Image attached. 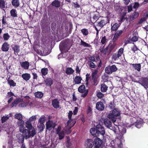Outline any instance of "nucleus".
I'll return each instance as SVG.
<instances>
[{"instance_id":"f257e3e1","label":"nucleus","mask_w":148,"mask_h":148,"mask_svg":"<svg viewBox=\"0 0 148 148\" xmlns=\"http://www.w3.org/2000/svg\"><path fill=\"white\" fill-rule=\"evenodd\" d=\"M26 127L27 129H24L23 130H20V132L24 134V136L26 139L30 137H33L36 134V131L34 127H33L31 122L27 121L26 122Z\"/></svg>"},{"instance_id":"f03ea898","label":"nucleus","mask_w":148,"mask_h":148,"mask_svg":"<svg viewBox=\"0 0 148 148\" xmlns=\"http://www.w3.org/2000/svg\"><path fill=\"white\" fill-rule=\"evenodd\" d=\"M121 111L117 108H115L112 110V113L108 115V118L113 122H115L116 120V117L120 115Z\"/></svg>"},{"instance_id":"7ed1b4c3","label":"nucleus","mask_w":148,"mask_h":148,"mask_svg":"<svg viewBox=\"0 0 148 148\" xmlns=\"http://www.w3.org/2000/svg\"><path fill=\"white\" fill-rule=\"evenodd\" d=\"M73 114L72 111H69L68 113V118L69 120L67 121L66 127L68 130H70L75 124L76 122L73 121L72 116Z\"/></svg>"},{"instance_id":"20e7f679","label":"nucleus","mask_w":148,"mask_h":148,"mask_svg":"<svg viewBox=\"0 0 148 148\" xmlns=\"http://www.w3.org/2000/svg\"><path fill=\"white\" fill-rule=\"evenodd\" d=\"M117 70V68L115 65H113L111 66H109L105 68V72L108 74H111Z\"/></svg>"},{"instance_id":"39448f33","label":"nucleus","mask_w":148,"mask_h":148,"mask_svg":"<svg viewBox=\"0 0 148 148\" xmlns=\"http://www.w3.org/2000/svg\"><path fill=\"white\" fill-rule=\"evenodd\" d=\"M139 83L143 86L145 88H148V78L147 77H142L141 78L139 81Z\"/></svg>"},{"instance_id":"423d86ee","label":"nucleus","mask_w":148,"mask_h":148,"mask_svg":"<svg viewBox=\"0 0 148 148\" xmlns=\"http://www.w3.org/2000/svg\"><path fill=\"white\" fill-rule=\"evenodd\" d=\"M103 144L102 140L98 138L94 139V147L93 148H101Z\"/></svg>"},{"instance_id":"0eeeda50","label":"nucleus","mask_w":148,"mask_h":148,"mask_svg":"<svg viewBox=\"0 0 148 148\" xmlns=\"http://www.w3.org/2000/svg\"><path fill=\"white\" fill-rule=\"evenodd\" d=\"M96 128L97 130V132L99 134V136L100 135L103 136L105 133V131L104 128L100 124L96 125Z\"/></svg>"},{"instance_id":"6e6552de","label":"nucleus","mask_w":148,"mask_h":148,"mask_svg":"<svg viewBox=\"0 0 148 148\" xmlns=\"http://www.w3.org/2000/svg\"><path fill=\"white\" fill-rule=\"evenodd\" d=\"M96 109L99 111H103L105 108L103 103L101 101L97 102L96 104Z\"/></svg>"},{"instance_id":"1a4fd4ad","label":"nucleus","mask_w":148,"mask_h":148,"mask_svg":"<svg viewBox=\"0 0 148 148\" xmlns=\"http://www.w3.org/2000/svg\"><path fill=\"white\" fill-rule=\"evenodd\" d=\"M85 145L88 148H92L94 145V140L88 139L85 143Z\"/></svg>"},{"instance_id":"9d476101","label":"nucleus","mask_w":148,"mask_h":148,"mask_svg":"<svg viewBox=\"0 0 148 148\" xmlns=\"http://www.w3.org/2000/svg\"><path fill=\"white\" fill-rule=\"evenodd\" d=\"M23 101V100L22 99L20 98H16L11 103L10 105L11 108H12L14 107H16L18 103L20 102Z\"/></svg>"},{"instance_id":"9b49d317","label":"nucleus","mask_w":148,"mask_h":148,"mask_svg":"<svg viewBox=\"0 0 148 148\" xmlns=\"http://www.w3.org/2000/svg\"><path fill=\"white\" fill-rule=\"evenodd\" d=\"M55 125L52 121L49 120L46 122V127L47 129L51 130L52 128H54Z\"/></svg>"},{"instance_id":"f8f14e48","label":"nucleus","mask_w":148,"mask_h":148,"mask_svg":"<svg viewBox=\"0 0 148 148\" xmlns=\"http://www.w3.org/2000/svg\"><path fill=\"white\" fill-rule=\"evenodd\" d=\"M10 48V45L7 42H5L3 43L1 47V50L3 51H8Z\"/></svg>"},{"instance_id":"ddd939ff","label":"nucleus","mask_w":148,"mask_h":148,"mask_svg":"<svg viewBox=\"0 0 148 148\" xmlns=\"http://www.w3.org/2000/svg\"><path fill=\"white\" fill-rule=\"evenodd\" d=\"M60 103L57 99L52 100V105L55 108L57 109L60 106Z\"/></svg>"},{"instance_id":"4468645a","label":"nucleus","mask_w":148,"mask_h":148,"mask_svg":"<svg viewBox=\"0 0 148 148\" xmlns=\"http://www.w3.org/2000/svg\"><path fill=\"white\" fill-rule=\"evenodd\" d=\"M20 64L21 66L24 69L27 70L28 69L29 66V63L28 61H26L23 62H21Z\"/></svg>"},{"instance_id":"2eb2a0df","label":"nucleus","mask_w":148,"mask_h":148,"mask_svg":"<svg viewBox=\"0 0 148 148\" xmlns=\"http://www.w3.org/2000/svg\"><path fill=\"white\" fill-rule=\"evenodd\" d=\"M24 123V121L23 119L21 120H18L17 121V125L19 127V131L20 132L21 130H23Z\"/></svg>"},{"instance_id":"dca6fc26","label":"nucleus","mask_w":148,"mask_h":148,"mask_svg":"<svg viewBox=\"0 0 148 148\" xmlns=\"http://www.w3.org/2000/svg\"><path fill=\"white\" fill-rule=\"evenodd\" d=\"M107 118L103 120V123H104L105 126L107 127H109L112 125V122L111 121V120H110Z\"/></svg>"},{"instance_id":"f3484780","label":"nucleus","mask_w":148,"mask_h":148,"mask_svg":"<svg viewBox=\"0 0 148 148\" xmlns=\"http://www.w3.org/2000/svg\"><path fill=\"white\" fill-rule=\"evenodd\" d=\"M51 5L56 8H58L60 6V2L58 0H55L52 2Z\"/></svg>"},{"instance_id":"a211bd4d","label":"nucleus","mask_w":148,"mask_h":148,"mask_svg":"<svg viewBox=\"0 0 148 148\" xmlns=\"http://www.w3.org/2000/svg\"><path fill=\"white\" fill-rule=\"evenodd\" d=\"M91 134L94 136H99V134L97 133V128H92L90 130Z\"/></svg>"},{"instance_id":"6ab92c4d","label":"nucleus","mask_w":148,"mask_h":148,"mask_svg":"<svg viewBox=\"0 0 148 148\" xmlns=\"http://www.w3.org/2000/svg\"><path fill=\"white\" fill-rule=\"evenodd\" d=\"M47 86H51L53 84V80L51 78H47L44 80Z\"/></svg>"},{"instance_id":"aec40b11","label":"nucleus","mask_w":148,"mask_h":148,"mask_svg":"<svg viewBox=\"0 0 148 148\" xmlns=\"http://www.w3.org/2000/svg\"><path fill=\"white\" fill-rule=\"evenodd\" d=\"M130 65H132L133 67H134L135 69L136 70L138 71H140L141 69V65L140 63L134 64H131Z\"/></svg>"},{"instance_id":"412c9836","label":"nucleus","mask_w":148,"mask_h":148,"mask_svg":"<svg viewBox=\"0 0 148 148\" xmlns=\"http://www.w3.org/2000/svg\"><path fill=\"white\" fill-rule=\"evenodd\" d=\"M11 3L12 5L15 8H17L20 5V1L19 0H12Z\"/></svg>"},{"instance_id":"4be33fe9","label":"nucleus","mask_w":148,"mask_h":148,"mask_svg":"<svg viewBox=\"0 0 148 148\" xmlns=\"http://www.w3.org/2000/svg\"><path fill=\"white\" fill-rule=\"evenodd\" d=\"M21 76L23 79L26 81H28L31 78L30 75L28 73H23Z\"/></svg>"},{"instance_id":"5701e85b","label":"nucleus","mask_w":148,"mask_h":148,"mask_svg":"<svg viewBox=\"0 0 148 148\" xmlns=\"http://www.w3.org/2000/svg\"><path fill=\"white\" fill-rule=\"evenodd\" d=\"M116 45V43L110 44L107 46L108 48V54H110L114 49Z\"/></svg>"},{"instance_id":"b1692460","label":"nucleus","mask_w":148,"mask_h":148,"mask_svg":"<svg viewBox=\"0 0 148 148\" xmlns=\"http://www.w3.org/2000/svg\"><path fill=\"white\" fill-rule=\"evenodd\" d=\"M10 14L11 16L13 18L17 17V12L15 9H12L10 11Z\"/></svg>"},{"instance_id":"393cba45","label":"nucleus","mask_w":148,"mask_h":148,"mask_svg":"<svg viewBox=\"0 0 148 148\" xmlns=\"http://www.w3.org/2000/svg\"><path fill=\"white\" fill-rule=\"evenodd\" d=\"M139 13L136 12H134L132 15L130 16V20L131 21H132L135 19L136 18L139 16Z\"/></svg>"},{"instance_id":"a878e982","label":"nucleus","mask_w":148,"mask_h":148,"mask_svg":"<svg viewBox=\"0 0 148 148\" xmlns=\"http://www.w3.org/2000/svg\"><path fill=\"white\" fill-rule=\"evenodd\" d=\"M82 79L81 76H76L74 79V81L75 84H78L81 83Z\"/></svg>"},{"instance_id":"bb28decb","label":"nucleus","mask_w":148,"mask_h":148,"mask_svg":"<svg viewBox=\"0 0 148 148\" xmlns=\"http://www.w3.org/2000/svg\"><path fill=\"white\" fill-rule=\"evenodd\" d=\"M111 30L112 31H116L118 29L119 25L117 23H115L113 25L111 24Z\"/></svg>"},{"instance_id":"cd10ccee","label":"nucleus","mask_w":148,"mask_h":148,"mask_svg":"<svg viewBox=\"0 0 148 148\" xmlns=\"http://www.w3.org/2000/svg\"><path fill=\"white\" fill-rule=\"evenodd\" d=\"M74 72V71L71 67L67 68L65 71L66 73L68 75L73 74Z\"/></svg>"},{"instance_id":"c85d7f7f","label":"nucleus","mask_w":148,"mask_h":148,"mask_svg":"<svg viewBox=\"0 0 148 148\" xmlns=\"http://www.w3.org/2000/svg\"><path fill=\"white\" fill-rule=\"evenodd\" d=\"M85 87L84 85H82L80 86L78 88V90L79 92L83 93L86 91Z\"/></svg>"},{"instance_id":"c756f323","label":"nucleus","mask_w":148,"mask_h":148,"mask_svg":"<svg viewBox=\"0 0 148 148\" xmlns=\"http://www.w3.org/2000/svg\"><path fill=\"white\" fill-rule=\"evenodd\" d=\"M34 95L36 97L41 99L43 96V94L41 92L38 91L35 93Z\"/></svg>"},{"instance_id":"7c9ffc66","label":"nucleus","mask_w":148,"mask_h":148,"mask_svg":"<svg viewBox=\"0 0 148 148\" xmlns=\"http://www.w3.org/2000/svg\"><path fill=\"white\" fill-rule=\"evenodd\" d=\"M23 134V135L20 134L19 135V137L18 138V143H21L22 144H24L23 143L24 140V137H25L24 136V134Z\"/></svg>"},{"instance_id":"2f4dec72","label":"nucleus","mask_w":148,"mask_h":148,"mask_svg":"<svg viewBox=\"0 0 148 148\" xmlns=\"http://www.w3.org/2000/svg\"><path fill=\"white\" fill-rule=\"evenodd\" d=\"M107 23L103 20H101L98 23L97 26L100 28L102 27L103 26Z\"/></svg>"},{"instance_id":"473e14b6","label":"nucleus","mask_w":148,"mask_h":148,"mask_svg":"<svg viewBox=\"0 0 148 148\" xmlns=\"http://www.w3.org/2000/svg\"><path fill=\"white\" fill-rule=\"evenodd\" d=\"M19 46L18 45H15L13 47H12V49L14 51V53H17L19 52L20 51Z\"/></svg>"},{"instance_id":"72a5a7b5","label":"nucleus","mask_w":148,"mask_h":148,"mask_svg":"<svg viewBox=\"0 0 148 148\" xmlns=\"http://www.w3.org/2000/svg\"><path fill=\"white\" fill-rule=\"evenodd\" d=\"M108 87L105 84H102L101 85V90L102 92H106L107 90Z\"/></svg>"},{"instance_id":"f704fd0d","label":"nucleus","mask_w":148,"mask_h":148,"mask_svg":"<svg viewBox=\"0 0 148 148\" xmlns=\"http://www.w3.org/2000/svg\"><path fill=\"white\" fill-rule=\"evenodd\" d=\"M116 104L114 103V101H110L108 104V107L110 109L112 110L115 108Z\"/></svg>"},{"instance_id":"c9c22d12","label":"nucleus","mask_w":148,"mask_h":148,"mask_svg":"<svg viewBox=\"0 0 148 148\" xmlns=\"http://www.w3.org/2000/svg\"><path fill=\"white\" fill-rule=\"evenodd\" d=\"M14 118L15 119L18 120H21L23 119V116L20 113H16L14 115Z\"/></svg>"},{"instance_id":"e433bc0d","label":"nucleus","mask_w":148,"mask_h":148,"mask_svg":"<svg viewBox=\"0 0 148 148\" xmlns=\"http://www.w3.org/2000/svg\"><path fill=\"white\" fill-rule=\"evenodd\" d=\"M59 136V139L61 140L65 136V133L64 131H61L59 133V134H57Z\"/></svg>"},{"instance_id":"4c0bfd02","label":"nucleus","mask_w":148,"mask_h":148,"mask_svg":"<svg viewBox=\"0 0 148 148\" xmlns=\"http://www.w3.org/2000/svg\"><path fill=\"white\" fill-rule=\"evenodd\" d=\"M118 127L117 125H114L112 126V125L110 126V127H108L109 128L110 130H112L115 134L116 133L117 130V128Z\"/></svg>"},{"instance_id":"58836bf2","label":"nucleus","mask_w":148,"mask_h":148,"mask_svg":"<svg viewBox=\"0 0 148 148\" xmlns=\"http://www.w3.org/2000/svg\"><path fill=\"white\" fill-rule=\"evenodd\" d=\"M80 45H83L84 47H91L90 45L86 43L82 40H81Z\"/></svg>"},{"instance_id":"ea45409f","label":"nucleus","mask_w":148,"mask_h":148,"mask_svg":"<svg viewBox=\"0 0 148 148\" xmlns=\"http://www.w3.org/2000/svg\"><path fill=\"white\" fill-rule=\"evenodd\" d=\"M69 48L67 46L64 45L62 46V51L64 53H66L68 51Z\"/></svg>"},{"instance_id":"a19ab883","label":"nucleus","mask_w":148,"mask_h":148,"mask_svg":"<svg viewBox=\"0 0 148 148\" xmlns=\"http://www.w3.org/2000/svg\"><path fill=\"white\" fill-rule=\"evenodd\" d=\"M48 69L47 68H42L41 70V72L43 75H45L47 74Z\"/></svg>"},{"instance_id":"79ce46f5","label":"nucleus","mask_w":148,"mask_h":148,"mask_svg":"<svg viewBox=\"0 0 148 148\" xmlns=\"http://www.w3.org/2000/svg\"><path fill=\"white\" fill-rule=\"evenodd\" d=\"M10 36L8 33H5L3 34V38L5 41L8 40L10 38Z\"/></svg>"},{"instance_id":"37998d69","label":"nucleus","mask_w":148,"mask_h":148,"mask_svg":"<svg viewBox=\"0 0 148 148\" xmlns=\"http://www.w3.org/2000/svg\"><path fill=\"white\" fill-rule=\"evenodd\" d=\"M8 83L10 86H15L16 85V83H15L13 80H8Z\"/></svg>"},{"instance_id":"c03bdc74","label":"nucleus","mask_w":148,"mask_h":148,"mask_svg":"<svg viewBox=\"0 0 148 148\" xmlns=\"http://www.w3.org/2000/svg\"><path fill=\"white\" fill-rule=\"evenodd\" d=\"M93 62L88 61V64L90 67L94 69L96 68V66Z\"/></svg>"},{"instance_id":"a18cd8bd","label":"nucleus","mask_w":148,"mask_h":148,"mask_svg":"<svg viewBox=\"0 0 148 148\" xmlns=\"http://www.w3.org/2000/svg\"><path fill=\"white\" fill-rule=\"evenodd\" d=\"M5 3L4 0H0V8H5Z\"/></svg>"},{"instance_id":"49530a36","label":"nucleus","mask_w":148,"mask_h":148,"mask_svg":"<svg viewBox=\"0 0 148 148\" xmlns=\"http://www.w3.org/2000/svg\"><path fill=\"white\" fill-rule=\"evenodd\" d=\"M142 123V122L141 121H138L137 120V121L135 123L136 126L137 128H140L141 126V125Z\"/></svg>"},{"instance_id":"de8ad7c7","label":"nucleus","mask_w":148,"mask_h":148,"mask_svg":"<svg viewBox=\"0 0 148 148\" xmlns=\"http://www.w3.org/2000/svg\"><path fill=\"white\" fill-rule=\"evenodd\" d=\"M81 31L83 35L84 36H87L88 34V30L86 29H81Z\"/></svg>"},{"instance_id":"09e8293b","label":"nucleus","mask_w":148,"mask_h":148,"mask_svg":"<svg viewBox=\"0 0 148 148\" xmlns=\"http://www.w3.org/2000/svg\"><path fill=\"white\" fill-rule=\"evenodd\" d=\"M92 79L93 81V85H96L97 84L98 77H92Z\"/></svg>"},{"instance_id":"8fccbe9b","label":"nucleus","mask_w":148,"mask_h":148,"mask_svg":"<svg viewBox=\"0 0 148 148\" xmlns=\"http://www.w3.org/2000/svg\"><path fill=\"white\" fill-rule=\"evenodd\" d=\"M28 103L23 102L19 104L18 107L20 108L25 107L28 105Z\"/></svg>"},{"instance_id":"3c124183","label":"nucleus","mask_w":148,"mask_h":148,"mask_svg":"<svg viewBox=\"0 0 148 148\" xmlns=\"http://www.w3.org/2000/svg\"><path fill=\"white\" fill-rule=\"evenodd\" d=\"M45 117L43 116V117L40 118L39 122L41 124H43L45 122Z\"/></svg>"},{"instance_id":"603ef678","label":"nucleus","mask_w":148,"mask_h":148,"mask_svg":"<svg viewBox=\"0 0 148 148\" xmlns=\"http://www.w3.org/2000/svg\"><path fill=\"white\" fill-rule=\"evenodd\" d=\"M107 40V39L106 38V36H104L102 38L101 40V42L102 45L106 44Z\"/></svg>"},{"instance_id":"864d4df0","label":"nucleus","mask_w":148,"mask_h":148,"mask_svg":"<svg viewBox=\"0 0 148 148\" xmlns=\"http://www.w3.org/2000/svg\"><path fill=\"white\" fill-rule=\"evenodd\" d=\"M9 117L7 116H3L1 118V123H2L5 122L6 121H7Z\"/></svg>"},{"instance_id":"5fc2aeb1","label":"nucleus","mask_w":148,"mask_h":148,"mask_svg":"<svg viewBox=\"0 0 148 148\" xmlns=\"http://www.w3.org/2000/svg\"><path fill=\"white\" fill-rule=\"evenodd\" d=\"M92 112V109L90 106H88L86 111L87 114H91Z\"/></svg>"},{"instance_id":"6e6d98bb","label":"nucleus","mask_w":148,"mask_h":148,"mask_svg":"<svg viewBox=\"0 0 148 148\" xmlns=\"http://www.w3.org/2000/svg\"><path fill=\"white\" fill-rule=\"evenodd\" d=\"M66 144L67 147H69L71 145V143L69 137H67V140L66 141Z\"/></svg>"},{"instance_id":"4d7b16f0","label":"nucleus","mask_w":148,"mask_h":148,"mask_svg":"<svg viewBox=\"0 0 148 148\" xmlns=\"http://www.w3.org/2000/svg\"><path fill=\"white\" fill-rule=\"evenodd\" d=\"M123 48H120L118 50V52H117V54L120 57L121 56L122 54L123 53Z\"/></svg>"},{"instance_id":"13d9d810","label":"nucleus","mask_w":148,"mask_h":148,"mask_svg":"<svg viewBox=\"0 0 148 148\" xmlns=\"http://www.w3.org/2000/svg\"><path fill=\"white\" fill-rule=\"evenodd\" d=\"M97 96V97L99 99H101L104 96V94L101 92H98Z\"/></svg>"},{"instance_id":"bf43d9fd","label":"nucleus","mask_w":148,"mask_h":148,"mask_svg":"<svg viewBox=\"0 0 148 148\" xmlns=\"http://www.w3.org/2000/svg\"><path fill=\"white\" fill-rule=\"evenodd\" d=\"M88 89H86V91H85V92H84V93H83L81 95V97H85L87 96L88 93Z\"/></svg>"},{"instance_id":"052dcab7","label":"nucleus","mask_w":148,"mask_h":148,"mask_svg":"<svg viewBox=\"0 0 148 148\" xmlns=\"http://www.w3.org/2000/svg\"><path fill=\"white\" fill-rule=\"evenodd\" d=\"M88 59L90 60L88 61L95 62V57L93 56H91L88 58Z\"/></svg>"},{"instance_id":"680f3d73","label":"nucleus","mask_w":148,"mask_h":148,"mask_svg":"<svg viewBox=\"0 0 148 148\" xmlns=\"http://www.w3.org/2000/svg\"><path fill=\"white\" fill-rule=\"evenodd\" d=\"M5 16H3L2 17V23L3 25H7V23H6V18H5Z\"/></svg>"},{"instance_id":"e2e57ef3","label":"nucleus","mask_w":148,"mask_h":148,"mask_svg":"<svg viewBox=\"0 0 148 148\" xmlns=\"http://www.w3.org/2000/svg\"><path fill=\"white\" fill-rule=\"evenodd\" d=\"M110 14L111 13H110L109 11H108L107 12V16H106V17L107 19V20L108 21V23H109L110 19V18H111V16H110Z\"/></svg>"},{"instance_id":"0e129e2a","label":"nucleus","mask_w":148,"mask_h":148,"mask_svg":"<svg viewBox=\"0 0 148 148\" xmlns=\"http://www.w3.org/2000/svg\"><path fill=\"white\" fill-rule=\"evenodd\" d=\"M138 37L136 36L133 37L131 38L132 41L133 42H136L138 41Z\"/></svg>"},{"instance_id":"69168bd1","label":"nucleus","mask_w":148,"mask_h":148,"mask_svg":"<svg viewBox=\"0 0 148 148\" xmlns=\"http://www.w3.org/2000/svg\"><path fill=\"white\" fill-rule=\"evenodd\" d=\"M98 71L97 70H95L94 72H92V77H97V74L98 73Z\"/></svg>"},{"instance_id":"338daca9","label":"nucleus","mask_w":148,"mask_h":148,"mask_svg":"<svg viewBox=\"0 0 148 148\" xmlns=\"http://www.w3.org/2000/svg\"><path fill=\"white\" fill-rule=\"evenodd\" d=\"M139 49L135 45H134L132 49V50L133 51L134 53H135L136 51L138 50Z\"/></svg>"},{"instance_id":"774afa93","label":"nucleus","mask_w":148,"mask_h":148,"mask_svg":"<svg viewBox=\"0 0 148 148\" xmlns=\"http://www.w3.org/2000/svg\"><path fill=\"white\" fill-rule=\"evenodd\" d=\"M123 32V31L122 30H118L116 32L115 34H116L117 36H119L122 34Z\"/></svg>"}]
</instances>
